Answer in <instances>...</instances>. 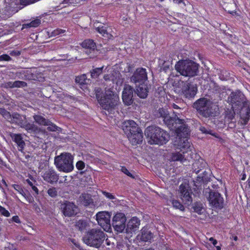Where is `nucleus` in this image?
Returning a JSON list of instances; mask_svg holds the SVG:
<instances>
[{
	"mask_svg": "<svg viewBox=\"0 0 250 250\" xmlns=\"http://www.w3.org/2000/svg\"><path fill=\"white\" fill-rule=\"evenodd\" d=\"M160 116L165 117L164 120L167 124V126L171 130L174 131L177 137L174 142V145L176 149L180 151H175L170 154L169 160L170 161H179L181 163L190 159L193 158V153L192 152L193 146L188 141V137L189 135L190 129L183 124L180 123V121H175L174 119L166 117L167 111L163 109L160 111Z\"/></svg>",
	"mask_w": 250,
	"mask_h": 250,
	"instance_id": "nucleus-1",
	"label": "nucleus"
},
{
	"mask_svg": "<svg viewBox=\"0 0 250 250\" xmlns=\"http://www.w3.org/2000/svg\"><path fill=\"white\" fill-rule=\"evenodd\" d=\"M228 101L233 110H241L240 116L242 124L247 125L250 119V103L244 94L240 90L232 92Z\"/></svg>",
	"mask_w": 250,
	"mask_h": 250,
	"instance_id": "nucleus-2",
	"label": "nucleus"
},
{
	"mask_svg": "<svg viewBox=\"0 0 250 250\" xmlns=\"http://www.w3.org/2000/svg\"><path fill=\"white\" fill-rule=\"evenodd\" d=\"M96 99L101 107L108 114H114L117 111L119 97L109 89L103 92L100 88L95 89Z\"/></svg>",
	"mask_w": 250,
	"mask_h": 250,
	"instance_id": "nucleus-3",
	"label": "nucleus"
},
{
	"mask_svg": "<svg viewBox=\"0 0 250 250\" xmlns=\"http://www.w3.org/2000/svg\"><path fill=\"white\" fill-rule=\"evenodd\" d=\"M193 106L200 115L205 118H214L219 113L218 106L206 98L197 100Z\"/></svg>",
	"mask_w": 250,
	"mask_h": 250,
	"instance_id": "nucleus-4",
	"label": "nucleus"
},
{
	"mask_svg": "<svg viewBox=\"0 0 250 250\" xmlns=\"http://www.w3.org/2000/svg\"><path fill=\"white\" fill-rule=\"evenodd\" d=\"M145 134L148 138V143L151 145H163L168 141L170 137L167 131L156 125L148 126Z\"/></svg>",
	"mask_w": 250,
	"mask_h": 250,
	"instance_id": "nucleus-5",
	"label": "nucleus"
},
{
	"mask_svg": "<svg viewBox=\"0 0 250 250\" xmlns=\"http://www.w3.org/2000/svg\"><path fill=\"white\" fill-rule=\"evenodd\" d=\"M199 65L189 60L179 61L175 64L176 70L181 75L192 77L197 76L199 73Z\"/></svg>",
	"mask_w": 250,
	"mask_h": 250,
	"instance_id": "nucleus-6",
	"label": "nucleus"
},
{
	"mask_svg": "<svg viewBox=\"0 0 250 250\" xmlns=\"http://www.w3.org/2000/svg\"><path fill=\"white\" fill-rule=\"evenodd\" d=\"M105 239V233L100 229L89 230L83 237V243L90 247L99 248Z\"/></svg>",
	"mask_w": 250,
	"mask_h": 250,
	"instance_id": "nucleus-7",
	"label": "nucleus"
},
{
	"mask_svg": "<svg viewBox=\"0 0 250 250\" xmlns=\"http://www.w3.org/2000/svg\"><path fill=\"white\" fill-rule=\"evenodd\" d=\"M73 157L68 153H62L55 157L54 164L60 171L68 172L73 169Z\"/></svg>",
	"mask_w": 250,
	"mask_h": 250,
	"instance_id": "nucleus-8",
	"label": "nucleus"
},
{
	"mask_svg": "<svg viewBox=\"0 0 250 250\" xmlns=\"http://www.w3.org/2000/svg\"><path fill=\"white\" fill-rule=\"evenodd\" d=\"M178 88H179V92L188 99L194 98L197 92L196 85L188 82H179Z\"/></svg>",
	"mask_w": 250,
	"mask_h": 250,
	"instance_id": "nucleus-9",
	"label": "nucleus"
},
{
	"mask_svg": "<svg viewBox=\"0 0 250 250\" xmlns=\"http://www.w3.org/2000/svg\"><path fill=\"white\" fill-rule=\"evenodd\" d=\"M226 93V87L224 86H220L214 82H211L208 89V94L211 98L214 100H221L225 97Z\"/></svg>",
	"mask_w": 250,
	"mask_h": 250,
	"instance_id": "nucleus-10",
	"label": "nucleus"
},
{
	"mask_svg": "<svg viewBox=\"0 0 250 250\" xmlns=\"http://www.w3.org/2000/svg\"><path fill=\"white\" fill-rule=\"evenodd\" d=\"M170 106L173 109L178 110V111H173V114H174V117L170 116L169 114V112L167 110V108H163V107L160 108L158 109V110H157L155 112V115L157 118H162L163 119V121L164 122V123L166 125H167V124L164 120L165 117H163V116H160V114L159 113L160 111V110L163 109V110L167 111V114H166V117H167L168 119L169 118L170 119H174V120L175 121H178V120H179L180 121V123H181V124H182L184 125H185L184 126H185L186 127H188V125L184 123V120L180 119V117H179L180 114H182V112L181 111L183 110V109H182V108H181L178 105L174 103H173L172 104H171L170 105Z\"/></svg>",
	"mask_w": 250,
	"mask_h": 250,
	"instance_id": "nucleus-11",
	"label": "nucleus"
},
{
	"mask_svg": "<svg viewBox=\"0 0 250 250\" xmlns=\"http://www.w3.org/2000/svg\"><path fill=\"white\" fill-rule=\"evenodd\" d=\"M126 217L124 213L118 212L112 219V226L118 233L123 232L125 229Z\"/></svg>",
	"mask_w": 250,
	"mask_h": 250,
	"instance_id": "nucleus-12",
	"label": "nucleus"
},
{
	"mask_svg": "<svg viewBox=\"0 0 250 250\" xmlns=\"http://www.w3.org/2000/svg\"><path fill=\"white\" fill-rule=\"evenodd\" d=\"M96 217L98 224L104 230L108 232L111 229V216L108 212H99L96 214Z\"/></svg>",
	"mask_w": 250,
	"mask_h": 250,
	"instance_id": "nucleus-13",
	"label": "nucleus"
},
{
	"mask_svg": "<svg viewBox=\"0 0 250 250\" xmlns=\"http://www.w3.org/2000/svg\"><path fill=\"white\" fill-rule=\"evenodd\" d=\"M147 81L146 70L142 67L137 68L130 77V81L136 85L146 83Z\"/></svg>",
	"mask_w": 250,
	"mask_h": 250,
	"instance_id": "nucleus-14",
	"label": "nucleus"
},
{
	"mask_svg": "<svg viewBox=\"0 0 250 250\" xmlns=\"http://www.w3.org/2000/svg\"><path fill=\"white\" fill-rule=\"evenodd\" d=\"M179 195L185 204L189 205L192 201V190L188 184L183 183L179 187Z\"/></svg>",
	"mask_w": 250,
	"mask_h": 250,
	"instance_id": "nucleus-15",
	"label": "nucleus"
},
{
	"mask_svg": "<svg viewBox=\"0 0 250 250\" xmlns=\"http://www.w3.org/2000/svg\"><path fill=\"white\" fill-rule=\"evenodd\" d=\"M208 200L211 206L216 208L221 209L223 207V198L217 192L211 190L209 193Z\"/></svg>",
	"mask_w": 250,
	"mask_h": 250,
	"instance_id": "nucleus-16",
	"label": "nucleus"
},
{
	"mask_svg": "<svg viewBox=\"0 0 250 250\" xmlns=\"http://www.w3.org/2000/svg\"><path fill=\"white\" fill-rule=\"evenodd\" d=\"M133 88L129 85H125L122 92L123 101L125 105H130L133 102Z\"/></svg>",
	"mask_w": 250,
	"mask_h": 250,
	"instance_id": "nucleus-17",
	"label": "nucleus"
},
{
	"mask_svg": "<svg viewBox=\"0 0 250 250\" xmlns=\"http://www.w3.org/2000/svg\"><path fill=\"white\" fill-rule=\"evenodd\" d=\"M42 177L45 181L51 184L56 183L59 180V175L52 168L44 170L42 172Z\"/></svg>",
	"mask_w": 250,
	"mask_h": 250,
	"instance_id": "nucleus-18",
	"label": "nucleus"
},
{
	"mask_svg": "<svg viewBox=\"0 0 250 250\" xmlns=\"http://www.w3.org/2000/svg\"><path fill=\"white\" fill-rule=\"evenodd\" d=\"M104 80L106 82H112L113 84L121 85L124 82V79L121 74L118 71H113L111 74L104 75Z\"/></svg>",
	"mask_w": 250,
	"mask_h": 250,
	"instance_id": "nucleus-19",
	"label": "nucleus"
},
{
	"mask_svg": "<svg viewBox=\"0 0 250 250\" xmlns=\"http://www.w3.org/2000/svg\"><path fill=\"white\" fill-rule=\"evenodd\" d=\"M123 129L127 137L132 134V132H136L139 128L137 124L133 120H127L123 123Z\"/></svg>",
	"mask_w": 250,
	"mask_h": 250,
	"instance_id": "nucleus-20",
	"label": "nucleus"
},
{
	"mask_svg": "<svg viewBox=\"0 0 250 250\" xmlns=\"http://www.w3.org/2000/svg\"><path fill=\"white\" fill-rule=\"evenodd\" d=\"M140 220L137 217H132L128 222L125 229L127 234H132L139 229Z\"/></svg>",
	"mask_w": 250,
	"mask_h": 250,
	"instance_id": "nucleus-21",
	"label": "nucleus"
},
{
	"mask_svg": "<svg viewBox=\"0 0 250 250\" xmlns=\"http://www.w3.org/2000/svg\"><path fill=\"white\" fill-rule=\"evenodd\" d=\"M76 206L73 203L66 201L61 205L63 214L65 216H72L76 214L75 212Z\"/></svg>",
	"mask_w": 250,
	"mask_h": 250,
	"instance_id": "nucleus-22",
	"label": "nucleus"
},
{
	"mask_svg": "<svg viewBox=\"0 0 250 250\" xmlns=\"http://www.w3.org/2000/svg\"><path fill=\"white\" fill-rule=\"evenodd\" d=\"M131 135H129L127 137L129 141L133 145L141 144L143 141V132L142 130L139 128L136 132H132Z\"/></svg>",
	"mask_w": 250,
	"mask_h": 250,
	"instance_id": "nucleus-23",
	"label": "nucleus"
},
{
	"mask_svg": "<svg viewBox=\"0 0 250 250\" xmlns=\"http://www.w3.org/2000/svg\"><path fill=\"white\" fill-rule=\"evenodd\" d=\"M153 237V234L147 227H143L141 230L140 233L137 235L138 239L145 242L150 241Z\"/></svg>",
	"mask_w": 250,
	"mask_h": 250,
	"instance_id": "nucleus-24",
	"label": "nucleus"
},
{
	"mask_svg": "<svg viewBox=\"0 0 250 250\" xmlns=\"http://www.w3.org/2000/svg\"><path fill=\"white\" fill-rule=\"evenodd\" d=\"M81 45L84 49V51L87 54L91 53L96 48L95 42L90 39L84 40L81 44Z\"/></svg>",
	"mask_w": 250,
	"mask_h": 250,
	"instance_id": "nucleus-25",
	"label": "nucleus"
},
{
	"mask_svg": "<svg viewBox=\"0 0 250 250\" xmlns=\"http://www.w3.org/2000/svg\"><path fill=\"white\" fill-rule=\"evenodd\" d=\"M13 141L16 143L19 151L22 152L25 146V143L21 134H13L11 136Z\"/></svg>",
	"mask_w": 250,
	"mask_h": 250,
	"instance_id": "nucleus-26",
	"label": "nucleus"
},
{
	"mask_svg": "<svg viewBox=\"0 0 250 250\" xmlns=\"http://www.w3.org/2000/svg\"><path fill=\"white\" fill-rule=\"evenodd\" d=\"M137 95L141 98L145 99L148 95V87L147 83H143L138 85L135 91Z\"/></svg>",
	"mask_w": 250,
	"mask_h": 250,
	"instance_id": "nucleus-27",
	"label": "nucleus"
},
{
	"mask_svg": "<svg viewBox=\"0 0 250 250\" xmlns=\"http://www.w3.org/2000/svg\"><path fill=\"white\" fill-rule=\"evenodd\" d=\"M12 187L14 188V189L18 191V193L23 196L26 199V200L28 201L29 203H31L33 201V198L32 197V196L29 193L26 194L21 185L18 184H13L12 185Z\"/></svg>",
	"mask_w": 250,
	"mask_h": 250,
	"instance_id": "nucleus-28",
	"label": "nucleus"
},
{
	"mask_svg": "<svg viewBox=\"0 0 250 250\" xmlns=\"http://www.w3.org/2000/svg\"><path fill=\"white\" fill-rule=\"evenodd\" d=\"M206 166L207 163L203 159H201L197 161H195L193 164V169L194 171L196 174H198L200 172V171L205 168Z\"/></svg>",
	"mask_w": 250,
	"mask_h": 250,
	"instance_id": "nucleus-29",
	"label": "nucleus"
},
{
	"mask_svg": "<svg viewBox=\"0 0 250 250\" xmlns=\"http://www.w3.org/2000/svg\"><path fill=\"white\" fill-rule=\"evenodd\" d=\"M21 126L30 133L35 132L38 130V127L33 123H29L27 121H23Z\"/></svg>",
	"mask_w": 250,
	"mask_h": 250,
	"instance_id": "nucleus-30",
	"label": "nucleus"
},
{
	"mask_svg": "<svg viewBox=\"0 0 250 250\" xmlns=\"http://www.w3.org/2000/svg\"><path fill=\"white\" fill-rule=\"evenodd\" d=\"M33 119L35 122L40 125H48L47 123H49V120L45 118L43 116L40 115H34Z\"/></svg>",
	"mask_w": 250,
	"mask_h": 250,
	"instance_id": "nucleus-31",
	"label": "nucleus"
},
{
	"mask_svg": "<svg viewBox=\"0 0 250 250\" xmlns=\"http://www.w3.org/2000/svg\"><path fill=\"white\" fill-rule=\"evenodd\" d=\"M233 74L226 70H222L219 74V79L222 81H228L233 78Z\"/></svg>",
	"mask_w": 250,
	"mask_h": 250,
	"instance_id": "nucleus-32",
	"label": "nucleus"
},
{
	"mask_svg": "<svg viewBox=\"0 0 250 250\" xmlns=\"http://www.w3.org/2000/svg\"><path fill=\"white\" fill-rule=\"evenodd\" d=\"M8 121L12 123H15L21 126L23 121L22 120L21 116L20 114L14 113L12 115H11V119H9Z\"/></svg>",
	"mask_w": 250,
	"mask_h": 250,
	"instance_id": "nucleus-33",
	"label": "nucleus"
},
{
	"mask_svg": "<svg viewBox=\"0 0 250 250\" xmlns=\"http://www.w3.org/2000/svg\"><path fill=\"white\" fill-rule=\"evenodd\" d=\"M213 122L216 127L222 128L224 127L227 122L223 117H220L219 119H214Z\"/></svg>",
	"mask_w": 250,
	"mask_h": 250,
	"instance_id": "nucleus-34",
	"label": "nucleus"
},
{
	"mask_svg": "<svg viewBox=\"0 0 250 250\" xmlns=\"http://www.w3.org/2000/svg\"><path fill=\"white\" fill-rule=\"evenodd\" d=\"M89 220L87 219L79 220V230H82L89 229Z\"/></svg>",
	"mask_w": 250,
	"mask_h": 250,
	"instance_id": "nucleus-35",
	"label": "nucleus"
},
{
	"mask_svg": "<svg viewBox=\"0 0 250 250\" xmlns=\"http://www.w3.org/2000/svg\"><path fill=\"white\" fill-rule=\"evenodd\" d=\"M193 209L198 214H202L205 210L203 204L200 203H196L194 204Z\"/></svg>",
	"mask_w": 250,
	"mask_h": 250,
	"instance_id": "nucleus-36",
	"label": "nucleus"
},
{
	"mask_svg": "<svg viewBox=\"0 0 250 250\" xmlns=\"http://www.w3.org/2000/svg\"><path fill=\"white\" fill-rule=\"evenodd\" d=\"M104 67H98L95 69H93L91 71V76L92 78H97L98 76L102 73L103 69Z\"/></svg>",
	"mask_w": 250,
	"mask_h": 250,
	"instance_id": "nucleus-37",
	"label": "nucleus"
},
{
	"mask_svg": "<svg viewBox=\"0 0 250 250\" xmlns=\"http://www.w3.org/2000/svg\"><path fill=\"white\" fill-rule=\"evenodd\" d=\"M89 82V80L86 78V75L83 74L81 76H79V87L81 88H82V86H83V85L87 84Z\"/></svg>",
	"mask_w": 250,
	"mask_h": 250,
	"instance_id": "nucleus-38",
	"label": "nucleus"
},
{
	"mask_svg": "<svg viewBox=\"0 0 250 250\" xmlns=\"http://www.w3.org/2000/svg\"><path fill=\"white\" fill-rule=\"evenodd\" d=\"M0 114L7 121L11 119V114L9 111L4 108H0Z\"/></svg>",
	"mask_w": 250,
	"mask_h": 250,
	"instance_id": "nucleus-39",
	"label": "nucleus"
},
{
	"mask_svg": "<svg viewBox=\"0 0 250 250\" xmlns=\"http://www.w3.org/2000/svg\"><path fill=\"white\" fill-rule=\"evenodd\" d=\"M97 31L101 34L103 37L105 38H109V34L107 33V30L105 27L101 26L98 27L96 29Z\"/></svg>",
	"mask_w": 250,
	"mask_h": 250,
	"instance_id": "nucleus-40",
	"label": "nucleus"
},
{
	"mask_svg": "<svg viewBox=\"0 0 250 250\" xmlns=\"http://www.w3.org/2000/svg\"><path fill=\"white\" fill-rule=\"evenodd\" d=\"M48 127L47 130L49 131H57L60 130V127L57 126L55 124L52 123L49 120V123H47Z\"/></svg>",
	"mask_w": 250,
	"mask_h": 250,
	"instance_id": "nucleus-41",
	"label": "nucleus"
},
{
	"mask_svg": "<svg viewBox=\"0 0 250 250\" xmlns=\"http://www.w3.org/2000/svg\"><path fill=\"white\" fill-rule=\"evenodd\" d=\"M41 24V21L39 19H35L32 21L28 23H27L25 25L27 27H37L39 26Z\"/></svg>",
	"mask_w": 250,
	"mask_h": 250,
	"instance_id": "nucleus-42",
	"label": "nucleus"
},
{
	"mask_svg": "<svg viewBox=\"0 0 250 250\" xmlns=\"http://www.w3.org/2000/svg\"><path fill=\"white\" fill-rule=\"evenodd\" d=\"M83 204L85 206H88L93 203L92 199L88 194L83 196Z\"/></svg>",
	"mask_w": 250,
	"mask_h": 250,
	"instance_id": "nucleus-43",
	"label": "nucleus"
},
{
	"mask_svg": "<svg viewBox=\"0 0 250 250\" xmlns=\"http://www.w3.org/2000/svg\"><path fill=\"white\" fill-rule=\"evenodd\" d=\"M172 205L174 208L179 209L180 210H184L185 209L183 205L177 200H173Z\"/></svg>",
	"mask_w": 250,
	"mask_h": 250,
	"instance_id": "nucleus-44",
	"label": "nucleus"
},
{
	"mask_svg": "<svg viewBox=\"0 0 250 250\" xmlns=\"http://www.w3.org/2000/svg\"><path fill=\"white\" fill-rule=\"evenodd\" d=\"M234 112L231 111L227 112L224 117H223L226 122H229L232 120L234 117Z\"/></svg>",
	"mask_w": 250,
	"mask_h": 250,
	"instance_id": "nucleus-45",
	"label": "nucleus"
},
{
	"mask_svg": "<svg viewBox=\"0 0 250 250\" xmlns=\"http://www.w3.org/2000/svg\"><path fill=\"white\" fill-rule=\"evenodd\" d=\"M27 86V83L23 81H16L14 82V88L24 87Z\"/></svg>",
	"mask_w": 250,
	"mask_h": 250,
	"instance_id": "nucleus-46",
	"label": "nucleus"
},
{
	"mask_svg": "<svg viewBox=\"0 0 250 250\" xmlns=\"http://www.w3.org/2000/svg\"><path fill=\"white\" fill-rule=\"evenodd\" d=\"M47 193L50 197L54 198L57 195V191L55 188L52 187L48 189Z\"/></svg>",
	"mask_w": 250,
	"mask_h": 250,
	"instance_id": "nucleus-47",
	"label": "nucleus"
},
{
	"mask_svg": "<svg viewBox=\"0 0 250 250\" xmlns=\"http://www.w3.org/2000/svg\"><path fill=\"white\" fill-rule=\"evenodd\" d=\"M0 213L1 215L7 217L10 216V213L9 211L1 206H0Z\"/></svg>",
	"mask_w": 250,
	"mask_h": 250,
	"instance_id": "nucleus-48",
	"label": "nucleus"
},
{
	"mask_svg": "<svg viewBox=\"0 0 250 250\" xmlns=\"http://www.w3.org/2000/svg\"><path fill=\"white\" fill-rule=\"evenodd\" d=\"M128 248L125 243H119L117 245V250H128Z\"/></svg>",
	"mask_w": 250,
	"mask_h": 250,
	"instance_id": "nucleus-49",
	"label": "nucleus"
},
{
	"mask_svg": "<svg viewBox=\"0 0 250 250\" xmlns=\"http://www.w3.org/2000/svg\"><path fill=\"white\" fill-rule=\"evenodd\" d=\"M12 60V58L7 54H2L0 55V62L2 61H10Z\"/></svg>",
	"mask_w": 250,
	"mask_h": 250,
	"instance_id": "nucleus-50",
	"label": "nucleus"
},
{
	"mask_svg": "<svg viewBox=\"0 0 250 250\" xmlns=\"http://www.w3.org/2000/svg\"><path fill=\"white\" fill-rule=\"evenodd\" d=\"M121 170L122 172H123L124 174H126L128 176L134 178V176L128 170V169L124 166L121 167Z\"/></svg>",
	"mask_w": 250,
	"mask_h": 250,
	"instance_id": "nucleus-51",
	"label": "nucleus"
},
{
	"mask_svg": "<svg viewBox=\"0 0 250 250\" xmlns=\"http://www.w3.org/2000/svg\"><path fill=\"white\" fill-rule=\"evenodd\" d=\"M102 193L105 197L109 199L113 200L116 199V197L114 195H112L109 192H106V191H103Z\"/></svg>",
	"mask_w": 250,
	"mask_h": 250,
	"instance_id": "nucleus-52",
	"label": "nucleus"
},
{
	"mask_svg": "<svg viewBox=\"0 0 250 250\" xmlns=\"http://www.w3.org/2000/svg\"><path fill=\"white\" fill-rule=\"evenodd\" d=\"M27 71H22L21 72H17L16 75L19 77V78H23L26 76L25 74L27 73Z\"/></svg>",
	"mask_w": 250,
	"mask_h": 250,
	"instance_id": "nucleus-53",
	"label": "nucleus"
},
{
	"mask_svg": "<svg viewBox=\"0 0 250 250\" xmlns=\"http://www.w3.org/2000/svg\"><path fill=\"white\" fill-rule=\"evenodd\" d=\"M4 87L10 88H14V82H8L5 83Z\"/></svg>",
	"mask_w": 250,
	"mask_h": 250,
	"instance_id": "nucleus-54",
	"label": "nucleus"
},
{
	"mask_svg": "<svg viewBox=\"0 0 250 250\" xmlns=\"http://www.w3.org/2000/svg\"><path fill=\"white\" fill-rule=\"evenodd\" d=\"M200 130L203 133L205 134H208L211 133V130H208L206 128V127L204 126H201L200 128Z\"/></svg>",
	"mask_w": 250,
	"mask_h": 250,
	"instance_id": "nucleus-55",
	"label": "nucleus"
},
{
	"mask_svg": "<svg viewBox=\"0 0 250 250\" xmlns=\"http://www.w3.org/2000/svg\"><path fill=\"white\" fill-rule=\"evenodd\" d=\"M77 3V0H63L62 3L68 4V5Z\"/></svg>",
	"mask_w": 250,
	"mask_h": 250,
	"instance_id": "nucleus-56",
	"label": "nucleus"
},
{
	"mask_svg": "<svg viewBox=\"0 0 250 250\" xmlns=\"http://www.w3.org/2000/svg\"><path fill=\"white\" fill-rule=\"evenodd\" d=\"M12 220L13 222L17 223H20L21 221L18 216L15 215L12 217Z\"/></svg>",
	"mask_w": 250,
	"mask_h": 250,
	"instance_id": "nucleus-57",
	"label": "nucleus"
},
{
	"mask_svg": "<svg viewBox=\"0 0 250 250\" xmlns=\"http://www.w3.org/2000/svg\"><path fill=\"white\" fill-rule=\"evenodd\" d=\"M84 166V163L83 161L79 160V170L83 169Z\"/></svg>",
	"mask_w": 250,
	"mask_h": 250,
	"instance_id": "nucleus-58",
	"label": "nucleus"
},
{
	"mask_svg": "<svg viewBox=\"0 0 250 250\" xmlns=\"http://www.w3.org/2000/svg\"><path fill=\"white\" fill-rule=\"evenodd\" d=\"M209 241L211 242L212 244L214 246H216V245L217 244V241L216 240L214 239L213 237H210L209 239Z\"/></svg>",
	"mask_w": 250,
	"mask_h": 250,
	"instance_id": "nucleus-59",
	"label": "nucleus"
},
{
	"mask_svg": "<svg viewBox=\"0 0 250 250\" xmlns=\"http://www.w3.org/2000/svg\"><path fill=\"white\" fill-rule=\"evenodd\" d=\"M31 188L33 191H35L36 194H39V190L38 188L34 185L31 187Z\"/></svg>",
	"mask_w": 250,
	"mask_h": 250,
	"instance_id": "nucleus-60",
	"label": "nucleus"
},
{
	"mask_svg": "<svg viewBox=\"0 0 250 250\" xmlns=\"http://www.w3.org/2000/svg\"><path fill=\"white\" fill-rule=\"evenodd\" d=\"M174 2H175L176 3H177V4H180V3H183L184 5H185V3L184 2H183V0H173Z\"/></svg>",
	"mask_w": 250,
	"mask_h": 250,
	"instance_id": "nucleus-61",
	"label": "nucleus"
},
{
	"mask_svg": "<svg viewBox=\"0 0 250 250\" xmlns=\"http://www.w3.org/2000/svg\"><path fill=\"white\" fill-rule=\"evenodd\" d=\"M26 182L31 187L34 185L33 183L29 179H26Z\"/></svg>",
	"mask_w": 250,
	"mask_h": 250,
	"instance_id": "nucleus-62",
	"label": "nucleus"
},
{
	"mask_svg": "<svg viewBox=\"0 0 250 250\" xmlns=\"http://www.w3.org/2000/svg\"><path fill=\"white\" fill-rule=\"evenodd\" d=\"M209 134L213 136H214L216 138H218L219 137L218 134L216 133H213L212 131L211 130V133H209Z\"/></svg>",
	"mask_w": 250,
	"mask_h": 250,
	"instance_id": "nucleus-63",
	"label": "nucleus"
},
{
	"mask_svg": "<svg viewBox=\"0 0 250 250\" xmlns=\"http://www.w3.org/2000/svg\"><path fill=\"white\" fill-rule=\"evenodd\" d=\"M69 240L71 241V242L74 244V245L76 247H78V244L75 242V240L73 239H69Z\"/></svg>",
	"mask_w": 250,
	"mask_h": 250,
	"instance_id": "nucleus-64",
	"label": "nucleus"
}]
</instances>
